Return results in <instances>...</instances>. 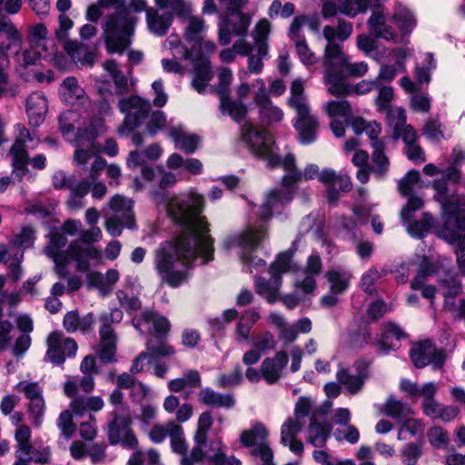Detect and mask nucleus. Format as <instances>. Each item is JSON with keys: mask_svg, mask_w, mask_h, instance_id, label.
<instances>
[{"mask_svg": "<svg viewBox=\"0 0 465 465\" xmlns=\"http://www.w3.org/2000/svg\"><path fill=\"white\" fill-rule=\"evenodd\" d=\"M153 197L182 227L180 234L155 250L153 262L162 281L177 287L187 280L194 261L203 264L213 257V241L208 233L206 218L201 215L204 199L193 189L181 194L154 193Z\"/></svg>", "mask_w": 465, "mask_h": 465, "instance_id": "obj_1", "label": "nucleus"}, {"mask_svg": "<svg viewBox=\"0 0 465 465\" xmlns=\"http://www.w3.org/2000/svg\"><path fill=\"white\" fill-rule=\"evenodd\" d=\"M242 139L255 156L266 162L269 167L282 166L287 172L282 179L283 189L272 191L265 203L261 206V217L269 219L272 213H281L283 206L292 199L293 185L302 177L305 180L319 178V168L316 164H309L303 173L297 171L294 156L287 154L281 159L276 152L272 137L252 124H244L242 127Z\"/></svg>", "mask_w": 465, "mask_h": 465, "instance_id": "obj_2", "label": "nucleus"}, {"mask_svg": "<svg viewBox=\"0 0 465 465\" xmlns=\"http://www.w3.org/2000/svg\"><path fill=\"white\" fill-rule=\"evenodd\" d=\"M125 0H99L105 8H115V12L107 15L103 23L104 41L109 53L122 52L131 45V38L138 18L133 12H146L144 0H131L127 7Z\"/></svg>", "mask_w": 465, "mask_h": 465, "instance_id": "obj_3", "label": "nucleus"}, {"mask_svg": "<svg viewBox=\"0 0 465 465\" xmlns=\"http://www.w3.org/2000/svg\"><path fill=\"white\" fill-rule=\"evenodd\" d=\"M439 201L442 210V227L438 229L439 237L453 246L459 270L465 275V197L457 198L455 202L446 198L444 183H436Z\"/></svg>", "mask_w": 465, "mask_h": 465, "instance_id": "obj_4", "label": "nucleus"}, {"mask_svg": "<svg viewBox=\"0 0 465 465\" xmlns=\"http://www.w3.org/2000/svg\"><path fill=\"white\" fill-rule=\"evenodd\" d=\"M105 131L103 120L99 117H94L88 123H83L77 126L74 138L70 134L65 138L70 143H74L76 147L74 153V161L79 166H85L92 155H97L101 152L110 157H114L118 153V146L114 139H107L104 146L100 148L95 140Z\"/></svg>", "mask_w": 465, "mask_h": 465, "instance_id": "obj_5", "label": "nucleus"}, {"mask_svg": "<svg viewBox=\"0 0 465 465\" xmlns=\"http://www.w3.org/2000/svg\"><path fill=\"white\" fill-rule=\"evenodd\" d=\"M67 242L65 236L60 232H54L51 235L50 242L45 249L46 254L51 257L55 264V272L60 278H64L68 274L66 268L69 258L77 262V270L85 272L89 268V261H101V251L89 244L85 247L79 241L73 242L67 252H61L60 249L64 247Z\"/></svg>", "mask_w": 465, "mask_h": 465, "instance_id": "obj_6", "label": "nucleus"}, {"mask_svg": "<svg viewBox=\"0 0 465 465\" xmlns=\"http://www.w3.org/2000/svg\"><path fill=\"white\" fill-rule=\"evenodd\" d=\"M59 95L64 103L76 107L75 110L64 112L59 118L61 133L64 138H68L79 124L83 126V123L86 124L93 118L89 113L92 104L74 77H66L63 81Z\"/></svg>", "mask_w": 465, "mask_h": 465, "instance_id": "obj_7", "label": "nucleus"}, {"mask_svg": "<svg viewBox=\"0 0 465 465\" xmlns=\"http://www.w3.org/2000/svg\"><path fill=\"white\" fill-rule=\"evenodd\" d=\"M304 85L305 81L302 78L294 79L290 87V97L287 103L297 114L294 127L299 133L300 141L303 144H308L316 139L318 120L311 113L307 96L304 94Z\"/></svg>", "mask_w": 465, "mask_h": 465, "instance_id": "obj_8", "label": "nucleus"}, {"mask_svg": "<svg viewBox=\"0 0 465 465\" xmlns=\"http://www.w3.org/2000/svg\"><path fill=\"white\" fill-rule=\"evenodd\" d=\"M252 15L241 13L240 10L225 12V16L219 25V42L223 45H228L232 36H239L232 47L237 54L241 56H249L254 49L245 39L249 26L251 25Z\"/></svg>", "mask_w": 465, "mask_h": 465, "instance_id": "obj_9", "label": "nucleus"}, {"mask_svg": "<svg viewBox=\"0 0 465 465\" xmlns=\"http://www.w3.org/2000/svg\"><path fill=\"white\" fill-rule=\"evenodd\" d=\"M260 223L250 225L242 233L230 237L225 242V247L231 249L240 247L242 249L241 261L246 270L252 272V269H258L265 265L262 259L257 258L252 254L262 239L266 236V228L263 222L267 219L261 217V207L259 208Z\"/></svg>", "mask_w": 465, "mask_h": 465, "instance_id": "obj_10", "label": "nucleus"}, {"mask_svg": "<svg viewBox=\"0 0 465 465\" xmlns=\"http://www.w3.org/2000/svg\"><path fill=\"white\" fill-rule=\"evenodd\" d=\"M163 46L165 49L171 51L173 58L192 60L193 64V77L192 81L193 88L200 94L204 93L209 86V82L213 78L210 60L203 57L195 59L193 49L189 51L188 48L183 45L178 35H171L165 40Z\"/></svg>", "mask_w": 465, "mask_h": 465, "instance_id": "obj_11", "label": "nucleus"}, {"mask_svg": "<svg viewBox=\"0 0 465 465\" xmlns=\"http://www.w3.org/2000/svg\"><path fill=\"white\" fill-rule=\"evenodd\" d=\"M292 257V251L280 253L270 267V279L265 280L260 277L255 281L257 293L264 297L269 303H273L279 299V289L282 284L281 274L296 269Z\"/></svg>", "mask_w": 465, "mask_h": 465, "instance_id": "obj_12", "label": "nucleus"}, {"mask_svg": "<svg viewBox=\"0 0 465 465\" xmlns=\"http://www.w3.org/2000/svg\"><path fill=\"white\" fill-rule=\"evenodd\" d=\"M325 48L324 84L328 85V92L335 96H343L351 93V88L344 83L341 74L336 73L341 65V58L347 57L341 51V46L333 40L328 41Z\"/></svg>", "mask_w": 465, "mask_h": 465, "instance_id": "obj_13", "label": "nucleus"}, {"mask_svg": "<svg viewBox=\"0 0 465 465\" xmlns=\"http://www.w3.org/2000/svg\"><path fill=\"white\" fill-rule=\"evenodd\" d=\"M233 80L231 69L222 67L218 74L217 94L220 97V109L223 114H228L235 122L242 121L247 114V106L238 100L230 98V86Z\"/></svg>", "mask_w": 465, "mask_h": 465, "instance_id": "obj_14", "label": "nucleus"}, {"mask_svg": "<svg viewBox=\"0 0 465 465\" xmlns=\"http://www.w3.org/2000/svg\"><path fill=\"white\" fill-rule=\"evenodd\" d=\"M130 416H121L116 411L111 413V420L107 426V436L110 444L121 445L124 449L134 450L138 446V440L133 431Z\"/></svg>", "mask_w": 465, "mask_h": 465, "instance_id": "obj_15", "label": "nucleus"}, {"mask_svg": "<svg viewBox=\"0 0 465 465\" xmlns=\"http://www.w3.org/2000/svg\"><path fill=\"white\" fill-rule=\"evenodd\" d=\"M423 206V200L418 196L409 198L407 204L401 210V220L409 234L412 237L422 238L431 229L433 219L427 213L422 214L420 220H414L413 213Z\"/></svg>", "mask_w": 465, "mask_h": 465, "instance_id": "obj_16", "label": "nucleus"}, {"mask_svg": "<svg viewBox=\"0 0 465 465\" xmlns=\"http://www.w3.org/2000/svg\"><path fill=\"white\" fill-rule=\"evenodd\" d=\"M119 108L125 114L120 133L125 134L143 123L151 109V104L138 95H132L122 99L119 102Z\"/></svg>", "mask_w": 465, "mask_h": 465, "instance_id": "obj_17", "label": "nucleus"}, {"mask_svg": "<svg viewBox=\"0 0 465 465\" xmlns=\"http://www.w3.org/2000/svg\"><path fill=\"white\" fill-rule=\"evenodd\" d=\"M252 86L254 89L253 103L259 109L261 120L267 124L280 123L283 119V111L269 97L265 82L262 78H257Z\"/></svg>", "mask_w": 465, "mask_h": 465, "instance_id": "obj_18", "label": "nucleus"}, {"mask_svg": "<svg viewBox=\"0 0 465 465\" xmlns=\"http://www.w3.org/2000/svg\"><path fill=\"white\" fill-rule=\"evenodd\" d=\"M17 391L23 392L29 401V412L32 417V422L35 426H40L45 411V402L43 397V390L37 382L22 381L15 386Z\"/></svg>", "mask_w": 465, "mask_h": 465, "instance_id": "obj_19", "label": "nucleus"}, {"mask_svg": "<svg viewBox=\"0 0 465 465\" xmlns=\"http://www.w3.org/2000/svg\"><path fill=\"white\" fill-rule=\"evenodd\" d=\"M438 271V265L433 263L427 256H423L419 262V268L415 278L411 282L412 290H421L422 297L429 300L430 304L433 305V300L437 293L441 291V283L446 280H442L439 283V288L432 285H425L424 281L427 276L435 274Z\"/></svg>", "mask_w": 465, "mask_h": 465, "instance_id": "obj_20", "label": "nucleus"}, {"mask_svg": "<svg viewBox=\"0 0 465 465\" xmlns=\"http://www.w3.org/2000/svg\"><path fill=\"white\" fill-rule=\"evenodd\" d=\"M48 359L56 364H62L66 357H73L77 351V344L72 338L64 337L60 331H54L47 338Z\"/></svg>", "mask_w": 465, "mask_h": 465, "instance_id": "obj_21", "label": "nucleus"}, {"mask_svg": "<svg viewBox=\"0 0 465 465\" xmlns=\"http://www.w3.org/2000/svg\"><path fill=\"white\" fill-rule=\"evenodd\" d=\"M410 356L417 368H423L431 364L434 369H439L445 360L444 351L437 350L429 341L414 344L410 351Z\"/></svg>", "mask_w": 465, "mask_h": 465, "instance_id": "obj_22", "label": "nucleus"}, {"mask_svg": "<svg viewBox=\"0 0 465 465\" xmlns=\"http://www.w3.org/2000/svg\"><path fill=\"white\" fill-rule=\"evenodd\" d=\"M372 5V0H327L322 9L323 17H332L338 13L354 17L360 13H364L368 6Z\"/></svg>", "mask_w": 465, "mask_h": 465, "instance_id": "obj_23", "label": "nucleus"}, {"mask_svg": "<svg viewBox=\"0 0 465 465\" xmlns=\"http://www.w3.org/2000/svg\"><path fill=\"white\" fill-rule=\"evenodd\" d=\"M444 309L455 317L465 315V294L462 293L460 283L455 278L441 283Z\"/></svg>", "mask_w": 465, "mask_h": 465, "instance_id": "obj_24", "label": "nucleus"}, {"mask_svg": "<svg viewBox=\"0 0 465 465\" xmlns=\"http://www.w3.org/2000/svg\"><path fill=\"white\" fill-rule=\"evenodd\" d=\"M135 329L143 333H148L157 338L167 334L170 330L169 321L153 312H144L133 319Z\"/></svg>", "mask_w": 465, "mask_h": 465, "instance_id": "obj_25", "label": "nucleus"}, {"mask_svg": "<svg viewBox=\"0 0 465 465\" xmlns=\"http://www.w3.org/2000/svg\"><path fill=\"white\" fill-rule=\"evenodd\" d=\"M319 181L327 188L326 197L330 203H334L340 197L337 187L341 192H348L351 188V179L346 174L337 175L334 170L325 168L319 174Z\"/></svg>", "mask_w": 465, "mask_h": 465, "instance_id": "obj_26", "label": "nucleus"}, {"mask_svg": "<svg viewBox=\"0 0 465 465\" xmlns=\"http://www.w3.org/2000/svg\"><path fill=\"white\" fill-rule=\"evenodd\" d=\"M306 424V420L297 418H288L281 428V443L288 447L295 455H302L303 452V443L296 437Z\"/></svg>", "mask_w": 465, "mask_h": 465, "instance_id": "obj_27", "label": "nucleus"}, {"mask_svg": "<svg viewBox=\"0 0 465 465\" xmlns=\"http://www.w3.org/2000/svg\"><path fill=\"white\" fill-rule=\"evenodd\" d=\"M147 350L150 353L143 352L135 359L131 367L132 372L137 373L146 371L154 361L155 357L170 356L174 352L173 349L167 343L160 341L156 346L153 340L148 341Z\"/></svg>", "mask_w": 465, "mask_h": 465, "instance_id": "obj_28", "label": "nucleus"}, {"mask_svg": "<svg viewBox=\"0 0 465 465\" xmlns=\"http://www.w3.org/2000/svg\"><path fill=\"white\" fill-rule=\"evenodd\" d=\"M288 355L284 351H279L273 357L263 360L261 365V373L268 384L276 383L282 376L287 366Z\"/></svg>", "mask_w": 465, "mask_h": 465, "instance_id": "obj_29", "label": "nucleus"}, {"mask_svg": "<svg viewBox=\"0 0 465 465\" xmlns=\"http://www.w3.org/2000/svg\"><path fill=\"white\" fill-rule=\"evenodd\" d=\"M353 213L356 222L342 217L341 219V226L348 232H352L358 224H367L369 218L371 217V227L375 233L381 234L383 229V223L379 215H371V208L367 206H357L353 208Z\"/></svg>", "mask_w": 465, "mask_h": 465, "instance_id": "obj_30", "label": "nucleus"}, {"mask_svg": "<svg viewBox=\"0 0 465 465\" xmlns=\"http://www.w3.org/2000/svg\"><path fill=\"white\" fill-rule=\"evenodd\" d=\"M23 259L24 252L18 246L13 243L10 247L0 245V262L8 265L9 275L15 282L23 275L21 268Z\"/></svg>", "mask_w": 465, "mask_h": 465, "instance_id": "obj_31", "label": "nucleus"}, {"mask_svg": "<svg viewBox=\"0 0 465 465\" xmlns=\"http://www.w3.org/2000/svg\"><path fill=\"white\" fill-rule=\"evenodd\" d=\"M168 134L174 143L175 148L186 153H194L199 146L200 137L185 132L181 125H170Z\"/></svg>", "mask_w": 465, "mask_h": 465, "instance_id": "obj_32", "label": "nucleus"}, {"mask_svg": "<svg viewBox=\"0 0 465 465\" xmlns=\"http://www.w3.org/2000/svg\"><path fill=\"white\" fill-rule=\"evenodd\" d=\"M103 321L104 325L100 328L101 343L98 354L101 361L112 362L115 359L116 337L112 327L106 323L107 316H104Z\"/></svg>", "mask_w": 465, "mask_h": 465, "instance_id": "obj_33", "label": "nucleus"}, {"mask_svg": "<svg viewBox=\"0 0 465 465\" xmlns=\"http://www.w3.org/2000/svg\"><path fill=\"white\" fill-rule=\"evenodd\" d=\"M47 108L46 98L41 92L31 94L26 101L29 124L33 126H39L45 121Z\"/></svg>", "mask_w": 465, "mask_h": 465, "instance_id": "obj_34", "label": "nucleus"}, {"mask_svg": "<svg viewBox=\"0 0 465 465\" xmlns=\"http://www.w3.org/2000/svg\"><path fill=\"white\" fill-rule=\"evenodd\" d=\"M370 32L376 37L385 40L397 41L398 35L395 30L387 24V18L379 8L374 10L368 20Z\"/></svg>", "mask_w": 465, "mask_h": 465, "instance_id": "obj_35", "label": "nucleus"}, {"mask_svg": "<svg viewBox=\"0 0 465 465\" xmlns=\"http://www.w3.org/2000/svg\"><path fill=\"white\" fill-rule=\"evenodd\" d=\"M401 390L411 399H417L421 397L422 402H429L434 400L438 391V386L434 382H427L422 386H419L409 380H402L401 381Z\"/></svg>", "mask_w": 465, "mask_h": 465, "instance_id": "obj_36", "label": "nucleus"}, {"mask_svg": "<svg viewBox=\"0 0 465 465\" xmlns=\"http://www.w3.org/2000/svg\"><path fill=\"white\" fill-rule=\"evenodd\" d=\"M207 25L205 21L199 16H189L186 21L183 36L193 50L196 45H201L206 35Z\"/></svg>", "mask_w": 465, "mask_h": 465, "instance_id": "obj_37", "label": "nucleus"}, {"mask_svg": "<svg viewBox=\"0 0 465 465\" xmlns=\"http://www.w3.org/2000/svg\"><path fill=\"white\" fill-rule=\"evenodd\" d=\"M173 22L172 13L159 14L158 9H146V23L149 30L159 36L165 35Z\"/></svg>", "mask_w": 465, "mask_h": 465, "instance_id": "obj_38", "label": "nucleus"}, {"mask_svg": "<svg viewBox=\"0 0 465 465\" xmlns=\"http://www.w3.org/2000/svg\"><path fill=\"white\" fill-rule=\"evenodd\" d=\"M391 19L401 35H409L417 25V19L413 12L401 3L395 5Z\"/></svg>", "mask_w": 465, "mask_h": 465, "instance_id": "obj_39", "label": "nucleus"}, {"mask_svg": "<svg viewBox=\"0 0 465 465\" xmlns=\"http://www.w3.org/2000/svg\"><path fill=\"white\" fill-rule=\"evenodd\" d=\"M108 205L114 213V216L124 218V225L126 228L133 229L134 227L133 213L134 203L131 199L116 194L111 198Z\"/></svg>", "mask_w": 465, "mask_h": 465, "instance_id": "obj_40", "label": "nucleus"}, {"mask_svg": "<svg viewBox=\"0 0 465 465\" xmlns=\"http://www.w3.org/2000/svg\"><path fill=\"white\" fill-rule=\"evenodd\" d=\"M119 278L120 273L116 269H109L105 274L98 272H91L87 274L88 283L97 288L103 294L110 292Z\"/></svg>", "mask_w": 465, "mask_h": 465, "instance_id": "obj_41", "label": "nucleus"}, {"mask_svg": "<svg viewBox=\"0 0 465 465\" xmlns=\"http://www.w3.org/2000/svg\"><path fill=\"white\" fill-rule=\"evenodd\" d=\"M322 261L318 254L309 256L304 271L305 276L297 286L304 292L311 293L316 287L315 277L321 272Z\"/></svg>", "mask_w": 465, "mask_h": 465, "instance_id": "obj_42", "label": "nucleus"}, {"mask_svg": "<svg viewBox=\"0 0 465 465\" xmlns=\"http://www.w3.org/2000/svg\"><path fill=\"white\" fill-rule=\"evenodd\" d=\"M268 434V430L262 423L255 422L252 428L242 431L240 440L245 447H255L253 450L255 453L261 445H268L266 442Z\"/></svg>", "mask_w": 465, "mask_h": 465, "instance_id": "obj_43", "label": "nucleus"}, {"mask_svg": "<svg viewBox=\"0 0 465 465\" xmlns=\"http://www.w3.org/2000/svg\"><path fill=\"white\" fill-rule=\"evenodd\" d=\"M199 401L213 408H232L235 404L232 394H222L211 388H205L199 392Z\"/></svg>", "mask_w": 465, "mask_h": 465, "instance_id": "obj_44", "label": "nucleus"}, {"mask_svg": "<svg viewBox=\"0 0 465 465\" xmlns=\"http://www.w3.org/2000/svg\"><path fill=\"white\" fill-rule=\"evenodd\" d=\"M404 337L405 333L400 326L392 322H388L382 327L381 338L378 341L379 350L383 353L395 350L397 348L395 341H399Z\"/></svg>", "mask_w": 465, "mask_h": 465, "instance_id": "obj_45", "label": "nucleus"}, {"mask_svg": "<svg viewBox=\"0 0 465 465\" xmlns=\"http://www.w3.org/2000/svg\"><path fill=\"white\" fill-rule=\"evenodd\" d=\"M0 34L5 35L8 41V44L3 45L1 47L4 53H8L12 51L13 48L21 46L23 42L22 35L12 23L11 19L2 14H0Z\"/></svg>", "mask_w": 465, "mask_h": 465, "instance_id": "obj_46", "label": "nucleus"}, {"mask_svg": "<svg viewBox=\"0 0 465 465\" xmlns=\"http://www.w3.org/2000/svg\"><path fill=\"white\" fill-rule=\"evenodd\" d=\"M104 406L100 396H79L70 402V408L75 415H84L87 412H97Z\"/></svg>", "mask_w": 465, "mask_h": 465, "instance_id": "obj_47", "label": "nucleus"}, {"mask_svg": "<svg viewBox=\"0 0 465 465\" xmlns=\"http://www.w3.org/2000/svg\"><path fill=\"white\" fill-rule=\"evenodd\" d=\"M64 50L74 62L81 66H91L94 63V54L75 41L66 42Z\"/></svg>", "mask_w": 465, "mask_h": 465, "instance_id": "obj_48", "label": "nucleus"}, {"mask_svg": "<svg viewBox=\"0 0 465 465\" xmlns=\"http://www.w3.org/2000/svg\"><path fill=\"white\" fill-rule=\"evenodd\" d=\"M94 320L91 313L80 318L77 312H68L63 321V325L68 332H74L76 331H82L84 332L88 331L92 329Z\"/></svg>", "mask_w": 465, "mask_h": 465, "instance_id": "obj_49", "label": "nucleus"}, {"mask_svg": "<svg viewBox=\"0 0 465 465\" xmlns=\"http://www.w3.org/2000/svg\"><path fill=\"white\" fill-rule=\"evenodd\" d=\"M373 153L371 156V172L379 178H382L388 172L390 162L384 153V143L375 141L372 143Z\"/></svg>", "mask_w": 465, "mask_h": 465, "instance_id": "obj_50", "label": "nucleus"}, {"mask_svg": "<svg viewBox=\"0 0 465 465\" xmlns=\"http://www.w3.org/2000/svg\"><path fill=\"white\" fill-rule=\"evenodd\" d=\"M23 137L24 133H21L20 138L14 143L10 152L13 157L14 173L19 179L25 174L28 163V154L25 149Z\"/></svg>", "mask_w": 465, "mask_h": 465, "instance_id": "obj_51", "label": "nucleus"}, {"mask_svg": "<svg viewBox=\"0 0 465 465\" xmlns=\"http://www.w3.org/2000/svg\"><path fill=\"white\" fill-rule=\"evenodd\" d=\"M260 313L255 310L245 311L240 317L235 329V336L238 341L249 340L250 332L253 325L259 321Z\"/></svg>", "mask_w": 465, "mask_h": 465, "instance_id": "obj_52", "label": "nucleus"}, {"mask_svg": "<svg viewBox=\"0 0 465 465\" xmlns=\"http://www.w3.org/2000/svg\"><path fill=\"white\" fill-rule=\"evenodd\" d=\"M451 163L444 168L443 177L445 180L453 183H458L460 180V166L465 163V150L460 146L453 148L451 153Z\"/></svg>", "mask_w": 465, "mask_h": 465, "instance_id": "obj_53", "label": "nucleus"}, {"mask_svg": "<svg viewBox=\"0 0 465 465\" xmlns=\"http://www.w3.org/2000/svg\"><path fill=\"white\" fill-rule=\"evenodd\" d=\"M154 4L158 10L164 11L163 13H172L173 18L174 15L184 17L192 12L191 4L185 0H154Z\"/></svg>", "mask_w": 465, "mask_h": 465, "instance_id": "obj_54", "label": "nucleus"}, {"mask_svg": "<svg viewBox=\"0 0 465 465\" xmlns=\"http://www.w3.org/2000/svg\"><path fill=\"white\" fill-rule=\"evenodd\" d=\"M272 29V25L266 18L260 19L252 31V37L254 42V49H259L262 54H265L268 49V37Z\"/></svg>", "mask_w": 465, "mask_h": 465, "instance_id": "obj_55", "label": "nucleus"}, {"mask_svg": "<svg viewBox=\"0 0 465 465\" xmlns=\"http://www.w3.org/2000/svg\"><path fill=\"white\" fill-rule=\"evenodd\" d=\"M331 426L330 423L312 421L308 429L307 440L315 447H322L329 438Z\"/></svg>", "mask_w": 465, "mask_h": 465, "instance_id": "obj_56", "label": "nucleus"}, {"mask_svg": "<svg viewBox=\"0 0 465 465\" xmlns=\"http://www.w3.org/2000/svg\"><path fill=\"white\" fill-rule=\"evenodd\" d=\"M326 278L331 283V292L341 293L348 288L351 275L348 271L333 269L327 272Z\"/></svg>", "mask_w": 465, "mask_h": 465, "instance_id": "obj_57", "label": "nucleus"}, {"mask_svg": "<svg viewBox=\"0 0 465 465\" xmlns=\"http://www.w3.org/2000/svg\"><path fill=\"white\" fill-rule=\"evenodd\" d=\"M368 71V64L365 62L352 63L349 57L341 58V65L336 70V73L341 74L343 81L345 76L361 77ZM346 84V82H344Z\"/></svg>", "mask_w": 465, "mask_h": 465, "instance_id": "obj_58", "label": "nucleus"}, {"mask_svg": "<svg viewBox=\"0 0 465 465\" xmlns=\"http://www.w3.org/2000/svg\"><path fill=\"white\" fill-rule=\"evenodd\" d=\"M226 446L218 440L215 446L212 447L213 454L208 456V460L213 465H242L239 459L234 456L226 457Z\"/></svg>", "mask_w": 465, "mask_h": 465, "instance_id": "obj_59", "label": "nucleus"}, {"mask_svg": "<svg viewBox=\"0 0 465 465\" xmlns=\"http://www.w3.org/2000/svg\"><path fill=\"white\" fill-rule=\"evenodd\" d=\"M11 52H14L15 61L20 67H25L27 65L35 64L40 58L42 53L39 48L22 49V45L17 48H13Z\"/></svg>", "mask_w": 465, "mask_h": 465, "instance_id": "obj_60", "label": "nucleus"}, {"mask_svg": "<svg viewBox=\"0 0 465 465\" xmlns=\"http://www.w3.org/2000/svg\"><path fill=\"white\" fill-rule=\"evenodd\" d=\"M325 113L331 118L341 117L345 122H349L351 114V107L349 102L342 101H330L323 106Z\"/></svg>", "mask_w": 465, "mask_h": 465, "instance_id": "obj_61", "label": "nucleus"}, {"mask_svg": "<svg viewBox=\"0 0 465 465\" xmlns=\"http://www.w3.org/2000/svg\"><path fill=\"white\" fill-rule=\"evenodd\" d=\"M170 440L173 451L183 456L187 450V445L183 428L174 421H169Z\"/></svg>", "mask_w": 465, "mask_h": 465, "instance_id": "obj_62", "label": "nucleus"}, {"mask_svg": "<svg viewBox=\"0 0 465 465\" xmlns=\"http://www.w3.org/2000/svg\"><path fill=\"white\" fill-rule=\"evenodd\" d=\"M15 440L17 442L16 455H29L31 453L32 445L30 442L31 430L26 425H20L15 430Z\"/></svg>", "mask_w": 465, "mask_h": 465, "instance_id": "obj_63", "label": "nucleus"}, {"mask_svg": "<svg viewBox=\"0 0 465 465\" xmlns=\"http://www.w3.org/2000/svg\"><path fill=\"white\" fill-rule=\"evenodd\" d=\"M351 33L352 24L345 21H340L337 29L330 25L323 28V35L328 41L334 40L336 38L343 41L347 39Z\"/></svg>", "mask_w": 465, "mask_h": 465, "instance_id": "obj_64", "label": "nucleus"}]
</instances>
